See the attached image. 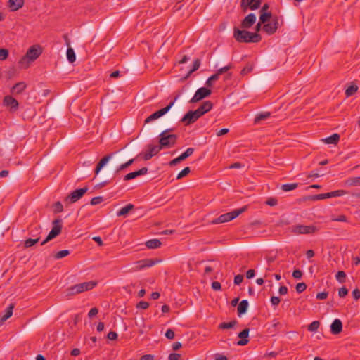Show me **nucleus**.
<instances>
[{"label": "nucleus", "mask_w": 360, "mask_h": 360, "mask_svg": "<svg viewBox=\"0 0 360 360\" xmlns=\"http://www.w3.org/2000/svg\"><path fill=\"white\" fill-rule=\"evenodd\" d=\"M233 38L239 43H259L262 40L259 33L251 32L245 29L240 30L237 27H233Z\"/></svg>", "instance_id": "f257e3e1"}, {"label": "nucleus", "mask_w": 360, "mask_h": 360, "mask_svg": "<svg viewBox=\"0 0 360 360\" xmlns=\"http://www.w3.org/2000/svg\"><path fill=\"white\" fill-rule=\"evenodd\" d=\"M42 51L39 46H32L27 51L26 54L18 61L20 68H27L30 63L38 58Z\"/></svg>", "instance_id": "f03ea898"}, {"label": "nucleus", "mask_w": 360, "mask_h": 360, "mask_svg": "<svg viewBox=\"0 0 360 360\" xmlns=\"http://www.w3.org/2000/svg\"><path fill=\"white\" fill-rule=\"evenodd\" d=\"M174 129V128L165 129L159 134V150L162 148H169L175 145L177 136L174 134H169Z\"/></svg>", "instance_id": "7ed1b4c3"}, {"label": "nucleus", "mask_w": 360, "mask_h": 360, "mask_svg": "<svg viewBox=\"0 0 360 360\" xmlns=\"http://www.w3.org/2000/svg\"><path fill=\"white\" fill-rule=\"evenodd\" d=\"M247 209H248V206L245 205L240 209H236L230 212L223 214L220 215L219 217L213 219L211 223L212 224H221V223L230 221L234 219L235 218H236L237 217H238L240 214L245 212L247 210Z\"/></svg>", "instance_id": "20e7f679"}, {"label": "nucleus", "mask_w": 360, "mask_h": 360, "mask_svg": "<svg viewBox=\"0 0 360 360\" xmlns=\"http://www.w3.org/2000/svg\"><path fill=\"white\" fill-rule=\"evenodd\" d=\"M97 285L96 281H88L74 285L68 288V295H75L93 289Z\"/></svg>", "instance_id": "39448f33"}, {"label": "nucleus", "mask_w": 360, "mask_h": 360, "mask_svg": "<svg viewBox=\"0 0 360 360\" xmlns=\"http://www.w3.org/2000/svg\"><path fill=\"white\" fill-rule=\"evenodd\" d=\"M52 224L53 227L46 238L41 242V245L56 238L61 233L63 228V220L61 219L58 218L53 220Z\"/></svg>", "instance_id": "423d86ee"}, {"label": "nucleus", "mask_w": 360, "mask_h": 360, "mask_svg": "<svg viewBox=\"0 0 360 360\" xmlns=\"http://www.w3.org/2000/svg\"><path fill=\"white\" fill-rule=\"evenodd\" d=\"M191 94L189 93L182 94L179 93L174 97V99L170 103H173L174 109L176 112H181L183 110V106L185 103H189L191 100Z\"/></svg>", "instance_id": "0eeeda50"}, {"label": "nucleus", "mask_w": 360, "mask_h": 360, "mask_svg": "<svg viewBox=\"0 0 360 360\" xmlns=\"http://www.w3.org/2000/svg\"><path fill=\"white\" fill-rule=\"evenodd\" d=\"M318 231V228L314 225L305 226L298 224L294 226L292 229V232L297 234H311Z\"/></svg>", "instance_id": "6e6552de"}, {"label": "nucleus", "mask_w": 360, "mask_h": 360, "mask_svg": "<svg viewBox=\"0 0 360 360\" xmlns=\"http://www.w3.org/2000/svg\"><path fill=\"white\" fill-rule=\"evenodd\" d=\"M262 4V0H241L240 7L243 12H245L248 9L257 10L258 9Z\"/></svg>", "instance_id": "1a4fd4ad"}, {"label": "nucleus", "mask_w": 360, "mask_h": 360, "mask_svg": "<svg viewBox=\"0 0 360 360\" xmlns=\"http://www.w3.org/2000/svg\"><path fill=\"white\" fill-rule=\"evenodd\" d=\"M212 93V91L206 87H201L198 89L194 96L189 101L190 103H196L207 96Z\"/></svg>", "instance_id": "9d476101"}, {"label": "nucleus", "mask_w": 360, "mask_h": 360, "mask_svg": "<svg viewBox=\"0 0 360 360\" xmlns=\"http://www.w3.org/2000/svg\"><path fill=\"white\" fill-rule=\"evenodd\" d=\"M88 191V187L76 189L70 193V195L65 198V201H69L70 203L75 202L79 200Z\"/></svg>", "instance_id": "9b49d317"}, {"label": "nucleus", "mask_w": 360, "mask_h": 360, "mask_svg": "<svg viewBox=\"0 0 360 360\" xmlns=\"http://www.w3.org/2000/svg\"><path fill=\"white\" fill-rule=\"evenodd\" d=\"M157 263H158V259L146 258V259H141L139 261H137L135 263V267L134 268H135L136 270H141V269H143L144 268L150 267V266L155 265Z\"/></svg>", "instance_id": "f8f14e48"}, {"label": "nucleus", "mask_w": 360, "mask_h": 360, "mask_svg": "<svg viewBox=\"0 0 360 360\" xmlns=\"http://www.w3.org/2000/svg\"><path fill=\"white\" fill-rule=\"evenodd\" d=\"M257 17L255 13H250L243 19L240 22V27L242 29L250 28L256 22Z\"/></svg>", "instance_id": "ddd939ff"}, {"label": "nucleus", "mask_w": 360, "mask_h": 360, "mask_svg": "<svg viewBox=\"0 0 360 360\" xmlns=\"http://www.w3.org/2000/svg\"><path fill=\"white\" fill-rule=\"evenodd\" d=\"M213 104L210 101H204L197 109H188L186 112H207L212 108Z\"/></svg>", "instance_id": "4468645a"}, {"label": "nucleus", "mask_w": 360, "mask_h": 360, "mask_svg": "<svg viewBox=\"0 0 360 360\" xmlns=\"http://www.w3.org/2000/svg\"><path fill=\"white\" fill-rule=\"evenodd\" d=\"M249 328H245L238 334V337L240 339L237 342V345L239 346H245L249 342Z\"/></svg>", "instance_id": "2eb2a0df"}, {"label": "nucleus", "mask_w": 360, "mask_h": 360, "mask_svg": "<svg viewBox=\"0 0 360 360\" xmlns=\"http://www.w3.org/2000/svg\"><path fill=\"white\" fill-rule=\"evenodd\" d=\"M204 114H185L181 119V122H184L186 125H189L196 122Z\"/></svg>", "instance_id": "dca6fc26"}, {"label": "nucleus", "mask_w": 360, "mask_h": 360, "mask_svg": "<svg viewBox=\"0 0 360 360\" xmlns=\"http://www.w3.org/2000/svg\"><path fill=\"white\" fill-rule=\"evenodd\" d=\"M3 103L4 105L10 107L11 110H15L18 109V101L11 96H6L4 98Z\"/></svg>", "instance_id": "f3484780"}, {"label": "nucleus", "mask_w": 360, "mask_h": 360, "mask_svg": "<svg viewBox=\"0 0 360 360\" xmlns=\"http://www.w3.org/2000/svg\"><path fill=\"white\" fill-rule=\"evenodd\" d=\"M157 146L153 144H148L146 150L143 153V158L145 160H150L153 156L158 154Z\"/></svg>", "instance_id": "a211bd4d"}, {"label": "nucleus", "mask_w": 360, "mask_h": 360, "mask_svg": "<svg viewBox=\"0 0 360 360\" xmlns=\"http://www.w3.org/2000/svg\"><path fill=\"white\" fill-rule=\"evenodd\" d=\"M148 169L146 167H142L141 169L130 172L124 176V181H129L134 179L141 175H144L147 173Z\"/></svg>", "instance_id": "6ab92c4d"}, {"label": "nucleus", "mask_w": 360, "mask_h": 360, "mask_svg": "<svg viewBox=\"0 0 360 360\" xmlns=\"http://www.w3.org/2000/svg\"><path fill=\"white\" fill-rule=\"evenodd\" d=\"M342 331V323L340 319H335L330 325V332L333 335H338Z\"/></svg>", "instance_id": "aec40b11"}, {"label": "nucleus", "mask_w": 360, "mask_h": 360, "mask_svg": "<svg viewBox=\"0 0 360 360\" xmlns=\"http://www.w3.org/2000/svg\"><path fill=\"white\" fill-rule=\"evenodd\" d=\"M24 0H8V7L11 11H17L24 6Z\"/></svg>", "instance_id": "412c9836"}, {"label": "nucleus", "mask_w": 360, "mask_h": 360, "mask_svg": "<svg viewBox=\"0 0 360 360\" xmlns=\"http://www.w3.org/2000/svg\"><path fill=\"white\" fill-rule=\"evenodd\" d=\"M114 153L108 154L104 156L97 164L95 168V174L98 175L100 171L103 169V167L108 163V162L111 159Z\"/></svg>", "instance_id": "4be33fe9"}, {"label": "nucleus", "mask_w": 360, "mask_h": 360, "mask_svg": "<svg viewBox=\"0 0 360 360\" xmlns=\"http://www.w3.org/2000/svg\"><path fill=\"white\" fill-rule=\"evenodd\" d=\"M26 86L27 85L25 82H18L11 88V93L13 95L20 94L25 89Z\"/></svg>", "instance_id": "5701e85b"}, {"label": "nucleus", "mask_w": 360, "mask_h": 360, "mask_svg": "<svg viewBox=\"0 0 360 360\" xmlns=\"http://www.w3.org/2000/svg\"><path fill=\"white\" fill-rule=\"evenodd\" d=\"M249 303L247 300H243L238 306L237 313L238 316H241L245 314L248 309Z\"/></svg>", "instance_id": "b1692460"}, {"label": "nucleus", "mask_w": 360, "mask_h": 360, "mask_svg": "<svg viewBox=\"0 0 360 360\" xmlns=\"http://www.w3.org/2000/svg\"><path fill=\"white\" fill-rule=\"evenodd\" d=\"M340 135L337 133L332 134L331 136L323 139V141L326 144H334L336 145L340 141Z\"/></svg>", "instance_id": "393cba45"}, {"label": "nucleus", "mask_w": 360, "mask_h": 360, "mask_svg": "<svg viewBox=\"0 0 360 360\" xmlns=\"http://www.w3.org/2000/svg\"><path fill=\"white\" fill-rule=\"evenodd\" d=\"M330 198V193L328 192L326 193H321V194L309 195V196L306 197L304 199L315 201V200H323V199H326V198Z\"/></svg>", "instance_id": "a878e982"}, {"label": "nucleus", "mask_w": 360, "mask_h": 360, "mask_svg": "<svg viewBox=\"0 0 360 360\" xmlns=\"http://www.w3.org/2000/svg\"><path fill=\"white\" fill-rule=\"evenodd\" d=\"M14 308V304H11L5 310V314L1 317L0 321L3 323L8 319H9L13 314V310Z\"/></svg>", "instance_id": "bb28decb"}, {"label": "nucleus", "mask_w": 360, "mask_h": 360, "mask_svg": "<svg viewBox=\"0 0 360 360\" xmlns=\"http://www.w3.org/2000/svg\"><path fill=\"white\" fill-rule=\"evenodd\" d=\"M200 66V60L199 58H196L193 61V68L188 71V74L182 78V80L186 79L193 72L198 70Z\"/></svg>", "instance_id": "cd10ccee"}, {"label": "nucleus", "mask_w": 360, "mask_h": 360, "mask_svg": "<svg viewBox=\"0 0 360 360\" xmlns=\"http://www.w3.org/2000/svg\"><path fill=\"white\" fill-rule=\"evenodd\" d=\"M134 206L132 204H128L126 206L122 207L117 213L118 217L125 216L128 214L131 210L134 209Z\"/></svg>", "instance_id": "c85d7f7f"}, {"label": "nucleus", "mask_w": 360, "mask_h": 360, "mask_svg": "<svg viewBox=\"0 0 360 360\" xmlns=\"http://www.w3.org/2000/svg\"><path fill=\"white\" fill-rule=\"evenodd\" d=\"M262 30L269 35H271L276 32V26H273L271 22L264 23L262 27Z\"/></svg>", "instance_id": "c756f323"}, {"label": "nucleus", "mask_w": 360, "mask_h": 360, "mask_svg": "<svg viewBox=\"0 0 360 360\" xmlns=\"http://www.w3.org/2000/svg\"><path fill=\"white\" fill-rule=\"evenodd\" d=\"M345 185L349 186H360V176L351 177L345 181Z\"/></svg>", "instance_id": "7c9ffc66"}, {"label": "nucleus", "mask_w": 360, "mask_h": 360, "mask_svg": "<svg viewBox=\"0 0 360 360\" xmlns=\"http://www.w3.org/2000/svg\"><path fill=\"white\" fill-rule=\"evenodd\" d=\"M271 114H258L254 120V124H257L261 121H266L270 120L271 118Z\"/></svg>", "instance_id": "2f4dec72"}, {"label": "nucleus", "mask_w": 360, "mask_h": 360, "mask_svg": "<svg viewBox=\"0 0 360 360\" xmlns=\"http://www.w3.org/2000/svg\"><path fill=\"white\" fill-rule=\"evenodd\" d=\"M238 323V321L236 320H233L230 322H222L219 325V329H229L233 328L236 324Z\"/></svg>", "instance_id": "473e14b6"}, {"label": "nucleus", "mask_w": 360, "mask_h": 360, "mask_svg": "<svg viewBox=\"0 0 360 360\" xmlns=\"http://www.w3.org/2000/svg\"><path fill=\"white\" fill-rule=\"evenodd\" d=\"M358 91V86L356 84H351L345 91V95L347 97L353 96Z\"/></svg>", "instance_id": "72a5a7b5"}, {"label": "nucleus", "mask_w": 360, "mask_h": 360, "mask_svg": "<svg viewBox=\"0 0 360 360\" xmlns=\"http://www.w3.org/2000/svg\"><path fill=\"white\" fill-rule=\"evenodd\" d=\"M223 60H224V58L222 56H221V55L214 56L213 57V58L212 59V62H211L212 66H213L215 68H218L219 64L222 63Z\"/></svg>", "instance_id": "f704fd0d"}, {"label": "nucleus", "mask_w": 360, "mask_h": 360, "mask_svg": "<svg viewBox=\"0 0 360 360\" xmlns=\"http://www.w3.org/2000/svg\"><path fill=\"white\" fill-rule=\"evenodd\" d=\"M271 18H272V14L271 12L260 13V15H259L260 23H264V24L266 23L267 22H269L271 20Z\"/></svg>", "instance_id": "c9c22d12"}, {"label": "nucleus", "mask_w": 360, "mask_h": 360, "mask_svg": "<svg viewBox=\"0 0 360 360\" xmlns=\"http://www.w3.org/2000/svg\"><path fill=\"white\" fill-rule=\"evenodd\" d=\"M134 160H135V159L133 158V159L129 160V161H127L125 163L121 164L119 167H117L116 168V169L115 171V174L120 172V171H122V170L127 168L130 165H131L134 163Z\"/></svg>", "instance_id": "e433bc0d"}, {"label": "nucleus", "mask_w": 360, "mask_h": 360, "mask_svg": "<svg viewBox=\"0 0 360 360\" xmlns=\"http://www.w3.org/2000/svg\"><path fill=\"white\" fill-rule=\"evenodd\" d=\"M297 187H298V184L293 183V184H283L281 188L283 191L288 192V191H292V190L297 188Z\"/></svg>", "instance_id": "4c0bfd02"}, {"label": "nucleus", "mask_w": 360, "mask_h": 360, "mask_svg": "<svg viewBox=\"0 0 360 360\" xmlns=\"http://www.w3.org/2000/svg\"><path fill=\"white\" fill-rule=\"evenodd\" d=\"M67 58L70 63H73L76 60V56L73 49L69 47L67 50Z\"/></svg>", "instance_id": "58836bf2"}, {"label": "nucleus", "mask_w": 360, "mask_h": 360, "mask_svg": "<svg viewBox=\"0 0 360 360\" xmlns=\"http://www.w3.org/2000/svg\"><path fill=\"white\" fill-rule=\"evenodd\" d=\"M336 279L340 283H344L346 281V274L343 271H339L335 275Z\"/></svg>", "instance_id": "ea45409f"}, {"label": "nucleus", "mask_w": 360, "mask_h": 360, "mask_svg": "<svg viewBox=\"0 0 360 360\" xmlns=\"http://www.w3.org/2000/svg\"><path fill=\"white\" fill-rule=\"evenodd\" d=\"M191 172V169L189 167H186L184 168L176 176V179H181L184 177L186 176Z\"/></svg>", "instance_id": "a19ab883"}, {"label": "nucleus", "mask_w": 360, "mask_h": 360, "mask_svg": "<svg viewBox=\"0 0 360 360\" xmlns=\"http://www.w3.org/2000/svg\"><path fill=\"white\" fill-rule=\"evenodd\" d=\"M40 238H37L35 239L32 238H28L24 242V246L25 248H30L35 245L39 241Z\"/></svg>", "instance_id": "79ce46f5"}, {"label": "nucleus", "mask_w": 360, "mask_h": 360, "mask_svg": "<svg viewBox=\"0 0 360 360\" xmlns=\"http://www.w3.org/2000/svg\"><path fill=\"white\" fill-rule=\"evenodd\" d=\"M320 326L319 321H314L308 326V330L311 332H316Z\"/></svg>", "instance_id": "37998d69"}, {"label": "nucleus", "mask_w": 360, "mask_h": 360, "mask_svg": "<svg viewBox=\"0 0 360 360\" xmlns=\"http://www.w3.org/2000/svg\"><path fill=\"white\" fill-rule=\"evenodd\" d=\"M69 255H70V251L68 250H60V251L58 252L54 255V258L56 259H59L65 257H66V256H68Z\"/></svg>", "instance_id": "c03bdc74"}, {"label": "nucleus", "mask_w": 360, "mask_h": 360, "mask_svg": "<svg viewBox=\"0 0 360 360\" xmlns=\"http://www.w3.org/2000/svg\"><path fill=\"white\" fill-rule=\"evenodd\" d=\"M146 245L150 249H154L158 248V239L149 240L146 243Z\"/></svg>", "instance_id": "a18cd8bd"}, {"label": "nucleus", "mask_w": 360, "mask_h": 360, "mask_svg": "<svg viewBox=\"0 0 360 360\" xmlns=\"http://www.w3.org/2000/svg\"><path fill=\"white\" fill-rule=\"evenodd\" d=\"M194 152L193 148H188L186 149L185 152H184L180 157L183 159V160H186L187 158L191 156Z\"/></svg>", "instance_id": "49530a36"}, {"label": "nucleus", "mask_w": 360, "mask_h": 360, "mask_svg": "<svg viewBox=\"0 0 360 360\" xmlns=\"http://www.w3.org/2000/svg\"><path fill=\"white\" fill-rule=\"evenodd\" d=\"M231 68H232V65L229 64L228 65H226L224 67H222V68H219L217 70V72L216 73H214V74L217 75V77H219L220 75L226 72L228 70H229Z\"/></svg>", "instance_id": "de8ad7c7"}, {"label": "nucleus", "mask_w": 360, "mask_h": 360, "mask_svg": "<svg viewBox=\"0 0 360 360\" xmlns=\"http://www.w3.org/2000/svg\"><path fill=\"white\" fill-rule=\"evenodd\" d=\"M330 193V197L334 198V197H338L342 196L347 193V191L345 190H337L334 191L329 192Z\"/></svg>", "instance_id": "09e8293b"}, {"label": "nucleus", "mask_w": 360, "mask_h": 360, "mask_svg": "<svg viewBox=\"0 0 360 360\" xmlns=\"http://www.w3.org/2000/svg\"><path fill=\"white\" fill-rule=\"evenodd\" d=\"M331 220L333 221L347 222V218L345 214H340L338 217L332 216Z\"/></svg>", "instance_id": "8fccbe9b"}, {"label": "nucleus", "mask_w": 360, "mask_h": 360, "mask_svg": "<svg viewBox=\"0 0 360 360\" xmlns=\"http://www.w3.org/2000/svg\"><path fill=\"white\" fill-rule=\"evenodd\" d=\"M218 79L217 75L214 74L211 75L206 82V86L211 87L212 86V82L217 81Z\"/></svg>", "instance_id": "3c124183"}, {"label": "nucleus", "mask_w": 360, "mask_h": 360, "mask_svg": "<svg viewBox=\"0 0 360 360\" xmlns=\"http://www.w3.org/2000/svg\"><path fill=\"white\" fill-rule=\"evenodd\" d=\"M307 288V285L305 283H299L296 285L295 289L297 292L301 293L304 291Z\"/></svg>", "instance_id": "603ef678"}, {"label": "nucleus", "mask_w": 360, "mask_h": 360, "mask_svg": "<svg viewBox=\"0 0 360 360\" xmlns=\"http://www.w3.org/2000/svg\"><path fill=\"white\" fill-rule=\"evenodd\" d=\"M53 208H54L55 213H60V212H63V206L62 203L59 201L54 203Z\"/></svg>", "instance_id": "864d4df0"}, {"label": "nucleus", "mask_w": 360, "mask_h": 360, "mask_svg": "<svg viewBox=\"0 0 360 360\" xmlns=\"http://www.w3.org/2000/svg\"><path fill=\"white\" fill-rule=\"evenodd\" d=\"M103 201V198L102 196L94 197L91 200V205H96L101 203Z\"/></svg>", "instance_id": "5fc2aeb1"}, {"label": "nucleus", "mask_w": 360, "mask_h": 360, "mask_svg": "<svg viewBox=\"0 0 360 360\" xmlns=\"http://www.w3.org/2000/svg\"><path fill=\"white\" fill-rule=\"evenodd\" d=\"M8 51L6 49H0V60H6L8 56Z\"/></svg>", "instance_id": "6e6d98bb"}, {"label": "nucleus", "mask_w": 360, "mask_h": 360, "mask_svg": "<svg viewBox=\"0 0 360 360\" xmlns=\"http://www.w3.org/2000/svg\"><path fill=\"white\" fill-rule=\"evenodd\" d=\"M244 279V276L243 274H238L234 277V284L235 285H240Z\"/></svg>", "instance_id": "4d7b16f0"}, {"label": "nucleus", "mask_w": 360, "mask_h": 360, "mask_svg": "<svg viewBox=\"0 0 360 360\" xmlns=\"http://www.w3.org/2000/svg\"><path fill=\"white\" fill-rule=\"evenodd\" d=\"M265 204L269 206H275L278 204V200L276 198H269L266 200Z\"/></svg>", "instance_id": "13d9d810"}, {"label": "nucleus", "mask_w": 360, "mask_h": 360, "mask_svg": "<svg viewBox=\"0 0 360 360\" xmlns=\"http://www.w3.org/2000/svg\"><path fill=\"white\" fill-rule=\"evenodd\" d=\"M149 307L148 302L146 301H140L136 304V308L138 309H146Z\"/></svg>", "instance_id": "bf43d9fd"}, {"label": "nucleus", "mask_w": 360, "mask_h": 360, "mask_svg": "<svg viewBox=\"0 0 360 360\" xmlns=\"http://www.w3.org/2000/svg\"><path fill=\"white\" fill-rule=\"evenodd\" d=\"M348 294V290L345 287H342L338 290V295L340 297H345Z\"/></svg>", "instance_id": "052dcab7"}, {"label": "nucleus", "mask_w": 360, "mask_h": 360, "mask_svg": "<svg viewBox=\"0 0 360 360\" xmlns=\"http://www.w3.org/2000/svg\"><path fill=\"white\" fill-rule=\"evenodd\" d=\"M175 333L172 329L169 328L165 333V337L169 340L174 338Z\"/></svg>", "instance_id": "680f3d73"}, {"label": "nucleus", "mask_w": 360, "mask_h": 360, "mask_svg": "<svg viewBox=\"0 0 360 360\" xmlns=\"http://www.w3.org/2000/svg\"><path fill=\"white\" fill-rule=\"evenodd\" d=\"M328 295V292L326 291L321 292L316 294V299L318 300H325L327 298Z\"/></svg>", "instance_id": "e2e57ef3"}, {"label": "nucleus", "mask_w": 360, "mask_h": 360, "mask_svg": "<svg viewBox=\"0 0 360 360\" xmlns=\"http://www.w3.org/2000/svg\"><path fill=\"white\" fill-rule=\"evenodd\" d=\"M183 161V159L180 157V155L174 159H173L172 160H171L169 162V165L170 166H174L179 163H180L181 162Z\"/></svg>", "instance_id": "0e129e2a"}, {"label": "nucleus", "mask_w": 360, "mask_h": 360, "mask_svg": "<svg viewBox=\"0 0 360 360\" xmlns=\"http://www.w3.org/2000/svg\"><path fill=\"white\" fill-rule=\"evenodd\" d=\"M302 276V272L300 269H295L292 272V276L294 278L300 279Z\"/></svg>", "instance_id": "69168bd1"}, {"label": "nucleus", "mask_w": 360, "mask_h": 360, "mask_svg": "<svg viewBox=\"0 0 360 360\" xmlns=\"http://www.w3.org/2000/svg\"><path fill=\"white\" fill-rule=\"evenodd\" d=\"M352 296L355 300H357L360 298V290L358 288L354 289L352 291Z\"/></svg>", "instance_id": "338daca9"}, {"label": "nucleus", "mask_w": 360, "mask_h": 360, "mask_svg": "<svg viewBox=\"0 0 360 360\" xmlns=\"http://www.w3.org/2000/svg\"><path fill=\"white\" fill-rule=\"evenodd\" d=\"M181 355L178 353H172L169 355V360H179Z\"/></svg>", "instance_id": "774afa93"}]
</instances>
